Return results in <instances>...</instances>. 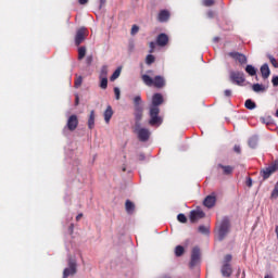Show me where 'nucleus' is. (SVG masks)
<instances>
[{
  "mask_svg": "<svg viewBox=\"0 0 278 278\" xmlns=\"http://www.w3.org/2000/svg\"><path fill=\"white\" fill-rule=\"evenodd\" d=\"M229 231H231V220L229 217L225 216L216 224L217 240L223 242V240L227 238Z\"/></svg>",
  "mask_w": 278,
  "mask_h": 278,
  "instance_id": "1",
  "label": "nucleus"
},
{
  "mask_svg": "<svg viewBox=\"0 0 278 278\" xmlns=\"http://www.w3.org/2000/svg\"><path fill=\"white\" fill-rule=\"evenodd\" d=\"M141 79L143 84L149 87L154 86V88L161 89L166 86V79H164L163 76H155L154 78H152L151 76L143 74L141 76Z\"/></svg>",
  "mask_w": 278,
  "mask_h": 278,
  "instance_id": "2",
  "label": "nucleus"
},
{
  "mask_svg": "<svg viewBox=\"0 0 278 278\" xmlns=\"http://www.w3.org/2000/svg\"><path fill=\"white\" fill-rule=\"evenodd\" d=\"M149 114V125H151V127H160V125L164 123V119L162 118V116H160V109L157 106H150Z\"/></svg>",
  "mask_w": 278,
  "mask_h": 278,
  "instance_id": "3",
  "label": "nucleus"
},
{
  "mask_svg": "<svg viewBox=\"0 0 278 278\" xmlns=\"http://www.w3.org/2000/svg\"><path fill=\"white\" fill-rule=\"evenodd\" d=\"M277 170H278V160L274 161L269 166L263 168L261 170V177H263L264 181H266V179H269L270 175H275Z\"/></svg>",
  "mask_w": 278,
  "mask_h": 278,
  "instance_id": "4",
  "label": "nucleus"
},
{
  "mask_svg": "<svg viewBox=\"0 0 278 278\" xmlns=\"http://www.w3.org/2000/svg\"><path fill=\"white\" fill-rule=\"evenodd\" d=\"M134 131L137 134V138L140 142H149V139L151 138V130L148 128H140V126H135Z\"/></svg>",
  "mask_w": 278,
  "mask_h": 278,
  "instance_id": "5",
  "label": "nucleus"
},
{
  "mask_svg": "<svg viewBox=\"0 0 278 278\" xmlns=\"http://www.w3.org/2000/svg\"><path fill=\"white\" fill-rule=\"evenodd\" d=\"M89 31L86 27H80L76 30L75 35V45L76 47H79L88 38Z\"/></svg>",
  "mask_w": 278,
  "mask_h": 278,
  "instance_id": "6",
  "label": "nucleus"
},
{
  "mask_svg": "<svg viewBox=\"0 0 278 278\" xmlns=\"http://www.w3.org/2000/svg\"><path fill=\"white\" fill-rule=\"evenodd\" d=\"M230 81L236 86H244V73L240 71L230 72Z\"/></svg>",
  "mask_w": 278,
  "mask_h": 278,
  "instance_id": "7",
  "label": "nucleus"
},
{
  "mask_svg": "<svg viewBox=\"0 0 278 278\" xmlns=\"http://www.w3.org/2000/svg\"><path fill=\"white\" fill-rule=\"evenodd\" d=\"M73 275H77V262L71 258L68 261V267L63 270V278L73 277Z\"/></svg>",
  "mask_w": 278,
  "mask_h": 278,
  "instance_id": "8",
  "label": "nucleus"
},
{
  "mask_svg": "<svg viewBox=\"0 0 278 278\" xmlns=\"http://www.w3.org/2000/svg\"><path fill=\"white\" fill-rule=\"evenodd\" d=\"M201 262V250L199 248H193L191 252V261H190V267L194 268L197 264Z\"/></svg>",
  "mask_w": 278,
  "mask_h": 278,
  "instance_id": "9",
  "label": "nucleus"
},
{
  "mask_svg": "<svg viewBox=\"0 0 278 278\" xmlns=\"http://www.w3.org/2000/svg\"><path fill=\"white\" fill-rule=\"evenodd\" d=\"M66 127L70 131H75L79 127V118L77 115H71L67 119Z\"/></svg>",
  "mask_w": 278,
  "mask_h": 278,
  "instance_id": "10",
  "label": "nucleus"
},
{
  "mask_svg": "<svg viewBox=\"0 0 278 278\" xmlns=\"http://www.w3.org/2000/svg\"><path fill=\"white\" fill-rule=\"evenodd\" d=\"M189 218L191 223H197L201 220V218H205V212H203L201 208L193 210L190 212Z\"/></svg>",
  "mask_w": 278,
  "mask_h": 278,
  "instance_id": "11",
  "label": "nucleus"
},
{
  "mask_svg": "<svg viewBox=\"0 0 278 278\" xmlns=\"http://www.w3.org/2000/svg\"><path fill=\"white\" fill-rule=\"evenodd\" d=\"M227 55L228 58H231L236 64H244V54L239 52H228Z\"/></svg>",
  "mask_w": 278,
  "mask_h": 278,
  "instance_id": "12",
  "label": "nucleus"
},
{
  "mask_svg": "<svg viewBox=\"0 0 278 278\" xmlns=\"http://www.w3.org/2000/svg\"><path fill=\"white\" fill-rule=\"evenodd\" d=\"M204 207H207L208 210H212L214 205H216V194L207 195L203 201Z\"/></svg>",
  "mask_w": 278,
  "mask_h": 278,
  "instance_id": "13",
  "label": "nucleus"
},
{
  "mask_svg": "<svg viewBox=\"0 0 278 278\" xmlns=\"http://www.w3.org/2000/svg\"><path fill=\"white\" fill-rule=\"evenodd\" d=\"M143 112L144 109L142 106L135 109V127H140V121H142Z\"/></svg>",
  "mask_w": 278,
  "mask_h": 278,
  "instance_id": "14",
  "label": "nucleus"
},
{
  "mask_svg": "<svg viewBox=\"0 0 278 278\" xmlns=\"http://www.w3.org/2000/svg\"><path fill=\"white\" fill-rule=\"evenodd\" d=\"M164 103V97L162 93H154L152 97V105L151 108H160Z\"/></svg>",
  "mask_w": 278,
  "mask_h": 278,
  "instance_id": "15",
  "label": "nucleus"
},
{
  "mask_svg": "<svg viewBox=\"0 0 278 278\" xmlns=\"http://www.w3.org/2000/svg\"><path fill=\"white\" fill-rule=\"evenodd\" d=\"M156 45L159 47H166L168 45V35L161 33L157 37H156Z\"/></svg>",
  "mask_w": 278,
  "mask_h": 278,
  "instance_id": "16",
  "label": "nucleus"
},
{
  "mask_svg": "<svg viewBox=\"0 0 278 278\" xmlns=\"http://www.w3.org/2000/svg\"><path fill=\"white\" fill-rule=\"evenodd\" d=\"M170 18V12L168 10H161L157 15L159 23H166Z\"/></svg>",
  "mask_w": 278,
  "mask_h": 278,
  "instance_id": "17",
  "label": "nucleus"
},
{
  "mask_svg": "<svg viewBox=\"0 0 278 278\" xmlns=\"http://www.w3.org/2000/svg\"><path fill=\"white\" fill-rule=\"evenodd\" d=\"M103 116L106 124H109L110 121H112V116H114V110H112L111 105L106 108V110L103 113Z\"/></svg>",
  "mask_w": 278,
  "mask_h": 278,
  "instance_id": "18",
  "label": "nucleus"
},
{
  "mask_svg": "<svg viewBox=\"0 0 278 278\" xmlns=\"http://www.w3.org/2000/svg\"><path fill=\"white\" fill-rule=\"evenodd\" d=\"M261 74L263 79H268V77H270V67H268L267 63L261 66Z\"/></svg>",
  "mask_w": 278,
  "mask_h": 278,
  "instance_id": "19",
  "label": "nucleus"
},
{
  "mask_svg": "<svg viewBox=\"0 0 278 278\" xmlns=\"http://www.w3.org/2000/svg\"><path fill=\"white\" fill-rule=\"evenodd\" d=\"M231 265L224 263L223 267H222V275L223 277H231Z\"/></svg>",
  "mask_w": 278,
  "mask_h": 278,
  "instance_id": "20",
  "label": "nucleus"
},
{
  "mask_svg": "<svg viewBox=\"0 0 278 278\" xmlns=\"http://www.w3.org/2000/svg\"><path fill=\"white\" fill-rule=\"evenodd\" d=\"M125 210H126L127 214H134V212L136 210V204H134V202H131V200H126Z\"/></svg>",
  "mask_w": 278,
  "mask_h": 278,
  "instance_id": "21",
  "label": "nucleus"
},
{
  "mask_svg": "<svg viewBox=\"0 0 278 278\" xmlns=\"http://www.w3.org/2000/svg\"><path fill=\"white\" fill-rule=\"evenodd\" d=\"M245 73H248V75H250L251 77H255V75H257V68H255V66L253 65H247Z\"/></svg>",
  "mask_w": 278,
  "mask_h": 278,
  "instance_id": "22",
  "label": "nucleus"
},
{
  "mask_svg": "<svg viewBox=\"0 0 278 278\" xmlns=\"http://www.w3.org/2000/svg\"><path fill=\"white\" fill-rule=\"evenodd\" d=\"M94 111H90L89 118H88V128L94 129Z\"/></svg>",
  "mask_w": 278,
  "mask_h": 278,
  "instance_id": "23",
  "label": "nucleus"
},
{
  "mask_svg": "<svg viewBox=\"0 0 278 278\" xmlns=\"http://www.w3.org/2000/svg\"><path fill=\"white\" fill-rule=\"evenodd\" d=\"M257 142H258L257 136L251 137L248 141L249 148L255 149L257 147Z\"/></svg>",
  "mask_w": 278,
  "mask_h": 278,
  "instance_id": "24",
  "label": "nucleus"
},
{
  "mask_svg": "<svg viewBox=\"0 0 278 278\" xmlns=\"http://www.w3.org/2000/svg\"><path fill=\"white\" fill-rule=\"evenodd\" d=\"M252 90L254 92H266V87L264 85L254 84L252 85Z\"/></svg>",
  "mask_w": 278,
  "mask_h": 278,
  "instance_id": "25",
  "label": "nucleus"
},
{
  "mask_svg": "<svg viewBox=\"0 0 278 278\" xmlns=\"http://www.w3.org/2000/svg\"><path fill=\"white\" fill-rule=\"evenodd\" d=\"M244 108H247V110H255V108H257V104L253 100L248 99L245 100Z\"/></svg>",
  "mask_w": 278,
  "mask_h": 278,
  "instance_id": "26",
  "label": "nucleus"
},
{
  "mask_svg": "<svg viewBox=\"0 0 278 278\" xmlns=\"http://www.w3.org/2000/svg\"><path fill=\"white\" fill-rule=\"evenodd\" d=\"M218 167L224 170V175H231V173H233V167H231L229 165L225 166V165L219 164Z\"/></svg>",
  "mask_w": 278,
  "mask_h": 278,
  "instance_id": "27",
  "label": "nucleus"
},
{
  "mask_svg": "<svg viewBox=\"0 0 278 278\" xmlns=\"http://www.w3.org/2000/svg\"><path fill=\"white\" fill-rule=\"evenodd\" d=\"M198 231L203 236H210V226L201 225L199 226Z\"/></svg>",
  "mask_w": 278,
  "mask_h": 278,
  "instance_id": "28",
  "label": "nucleus"
},
{
  "mask_svg": "<svg viewBox=\"0 0 278 278\" xmlns=\"http://www.w3.org/2000/svg\"><path fill=\"white\" fill-rule=\"evenodd\" d=\"M184 253H186V249H184L182 245H177L175 248V255H176V257H181V255H184Z\"/></svg>",
  "mask_w": 278,
  "mask_h": 278,
  "instance_id": "29",
  "label": "nucleus"
},
{
  "mask_svg": "<svg viewBox=\"0 0 278 278\" xmlns=\"http://www.w3.org/2000/svg\"><path fill=\"white\" fill-rule=\"evenodd\" d=\"M142 98L140 96H136L134 98V108L138 109V108H142Z\"/></svg>",
  "mask_w": 278,
  "mask_h": 278,
  "instance_id": "30",
  "label": "nucleus"
},
{
  "mask_svg": "<svg viewBox=\"0 0 278 278\" xmlns=\"http://www.w3.org/2000/svg\"><path fill=\"white\" fill-rule=\"evenodd\" d=\"M86 58V47L78 48V60H84Z\"/></svg>",
  "mask_w": 278,
  "mask_h": 278,
  "instance_id": "31",
  "label": "nucleus"
},
{
  "mask_svg": "<svg viewBox=\"0 0 278 278\" xmlns=\"http://www.w3.org/2000/svg\"><path fill=\"white\" fill-rule=\"evenodd\" d=\"M121 77V68H117L112 76L110 77V81H116Z\"/></svg>",
  "mask_w": 278,
  "mask_h": 278,
  "instance_id": "32",
  "label": "nucleus"
},
{
  "mask_svg": "<svg viewBox=\"0 0 278 278\" xmlns=\"http://www.w3.org/2000/svg\"><path fill=\"white\" fill-rule=\"evenodd\" d=\"M100 78H108V65H103L100 71Z\"/></svg>",
  "mask_w": 278,
  "mask_h": 278,
  "instance_id": "33",
  "label": "nucleus"
},
{
  "mask_svg": "<svg viewBox=\"0 0 278 278\" xmlns=\"http://www.w3.org/2000/svg\"><path fill=\"white\" fill-rule=\"evenodd\" d=\"M215 3V0H202V5H204V8H212Z\"/></svg>",
  "mask_w": 278,
  "mask_h": 278,
  "instance_id": "34",
  "label": "nucleus"
},
{
  "mask_svg": "<svg viewBox=\"0 0 278 278\" xmlns=\"http://www.w3.org/2000/svg\"><path fill=\"white\" fill-rule=\"evenodd\" d=\"M267 58H268L270 64L274 66V68H278L277 59H275V56H273L270 54H268Z\"/></svg>",
  "mask_w": 278,
  "mask_h": 278,
  "instance_id": "35",
  "label": "nucleus"
},
{
  "mask_svg": "<svg viewBox=\"0 0 278 278\" xmlns=\"http://www.w3.org/2000/svg\"><path fill=\"white\" fill-rule=\"evenodd\" d=\"M153 62H155V56H153V54H148L146 58V64L151 65Z\"/></svg>",
  "mask_w": 278,
  "mask_h": 278,
  "instance_id": "36",
  "label": "nucleus"
},
{
  "mask_svg": "<svg viewBox=\"0 0 278 278\" xmlns=\"http://www.w3.org/2000/svg\"><path fill=\"white\" fill-rule=\"evenodd\" d=\"M100 88H102V90H106L108 89V78H100Z\"/></svg>",
  "mask_w": 278,
  "mask_h": 278,
  "instance_id": "37",
  "label": "nucleus"
},
{
  "mask_svg": "<svg viewBox=\"0 0 278 278\" xmlns=\"http://www.w3.org/2000/svg\"><path fill=\"white\" fill-rule=\"evenodd\" d=\"M177 220L179 223H188V217H186L182 213L177 215Z\"/></svg>",
  "mask_w": 278,
  "mask_h": 278,
  "instance_id": "38",
  "label": "nucleus"
},
{
  "mask_svg": "<svg viewBox=\"0 0 278 278\" xmlns=\"http://www.w3.org/2000/svg\"><path fill=\"white\" fill-rule=\"evenodd\" d=\"M138 31H140V27L138 25H132L131 31H130L131 36H136Z\"/></svg>",
  "mask_w": 278,
  "mask_h": 278,
  "instance_id": "39",
  "label": "nucleus"
},
{
  "mask_svg": "<svg viewBox=\"0 0 278 278\" xmlns=\"http://www.w3.org/2000/svg\"><path fill=\"white\" fill-rule=\"evenodd\" d=\"M83 81H84V78L81 76L76 78V80H75V88H79V86H81Z\"/></svg>",
  "mask_w": 278,
  "mask_h": 278,
  "instance_id": "40",
  "label": "nucleus"
},
{
  "mask_svg": "<svg viewBox=\"0 0 278 278\" xmlns=\"http://www.w3.org/2000/svg\"><path fill=\"white\" fill-rule=\"evenodd\" d=\"M115 99L118 101L121 99V89L118 87L114 88Z\"/></svg>",
  "mask_w": 278,
  "mask_h": 278,
  "instance_id": "41",
  "label": "nucleus"
},
{
  "mask_svg": "<svg viewBox=\"0 0 278 278\" xmlns=\"http://www.w3.org/2000/svg\"><path fill=\"white\" fill-rule=\"evenodd\" d=\"M233 151H235V153L240 154V153H242V148H241L239 144H236V146L233 147Z\"/></svg>",
  "mask_w": 278,
  "mask_h": 278,
  "instance_id": "42",
  "label": "nucleus"
},
{
  "mask_svg": "<svg viewBox=\"0 0 278 278\" xmlns=\"http://www.w3.org/2000/svg\"><path fill=\"white\" fill-rule=\"evenodd\" d=\"M149 47H150V53H153L155 51V42L154 41H151L149 43Z\"/></svg>",
  "mask_w": 278,
  "mask_h": 278,
  "instance_id": "43",
  "label": "nucleus"
},
{
  "mask_svg": "<svg viewBox=\"0 0 278 278\" xmlns=\"http://www.w3.org/2000/svg\"><path fill=\"white\" fill-rule=\"evenodd\" d=\"M231 260H232L231 254H227V255L225 256V258H224V262H225V264H229V262H231Z\"/></svg>",
  "mask_w": 278,
  "mask_h": 278,
  "instance_id": "44",
  "label": "nucleus"
},
{
  "mask_svg": "<svg viewBox=\"0 0 278 278\" xmlns=\"http://www.w3.org/2000/svg\"><path fill=\"white\" fill-rule=\"evenodd\" d=\"M245 184L248 188H251V186H253V180L251 179V177L247 178Z\"/></svg>",
  "mask_w": 278,
  "mask_h": 278,
  "instance_id": "45",
  "label": "nucleus"
},
{
  "mask_svg": "<svg viewBox=\"0 0 278 278\" xmlns=\"http://www.w3.org/2000/svg\"><path fill=\"white\" fill-rule=\"evenodd\" d=\"M271 84H273V86H278V76H274L271 78Z\"/></svg>",
  "mask_w": 278,
  "mask_h": 278,
  "instance_id": "46",
  "label": "nucleus"
},
{
  "mask_svg": "<svg viewBox=\"0 0 278 278\" xmlns=\"http://www.w3.org/2000/svg\"><path fill=\"white\" fill-rule=\"evenodd\" d=\"M224 94H225V97H231V90L226 89V90L224 91Z\"/></svg>",
  "mask_w": 278,
  "mask_h": 278,
  "instance_id": "47",
  "label": "nucleus"
},
{
  "mask_svg": "<svg viewBox=\"0 0 278 278\" xmlns=\"http://www.w3.org/2000/svg\"><path fill=\"white\" fill-rule=\"evenodd\" d=\"M86 62L87 64H92V55L87 56Z\"/></svg>",
  "mask_w": 278,
  "mask_h": 278,
  "instance_id": "48",
  "label": "nucleus"
},
{
  "mask_svg": "<svg viewBox=\"0 0 278 278\" xmlns=\"http://www.w3.org/2000/svg\"><path fill=\"white\" fill-rule=\"evenodd\" d=\"M79 5H86L88 3V0H78Z\"/></svg>",
  "mask_w": 278,
  "mask_h": 278,
  "instance_id": "49",
  "label": "nucleus"
},
{
  "mask_svg": "<svg viewBox=\"0 0 278 278\" xmlns=\"http://www.w3.org/2000/svg\"><path fill=\"white\" fill-rule=\"evenodd\" d=\"M75 105H79V94L75 96Z\"/></svg>",
  "mask_w": 278,
  "mask_h": 278,
  "instance_id": "50",
  "label": "nucleus"
},
{
  "mask_svg": "<svg viewBox=\"0 0 278 278\" xmlns=\"http://www.w3.org/2000/svg\"><path fill=\"white\" fill-rule=\"evenodd\" d=\"M81 218H84V214L79 213V214L76 216V220L79 222V220H81Z\"/></svg>",
  "mask_w": 278,
  "mask_h": 278,
  "instance_id": "51",
  "label": "nucleus"
},
{
  "mask_svg": "<svg viewBox=\"0 0 278 278\" xmlns=\"http://www.w3.org/2000/svg\"><path fill=\"white\" fill-rule=\"evenodd\" d=\"M261 121H262V123H264L265 125H268V121H266V118L261 117Z\"/></svg>",
  "mask_w": 278,
  "mask_h": 278,
  "instance_id": "52",
  "label": "nucleus"
},
{
  "mask_svg": "<svg viewBox=\"0 0 278 278\" xmlns=\"http://www.w3.org/2000/svg\"><path fill=\"white\" fill-rule=\"evenodd\" d=\"M105 1L106 0H100V8H103V5H105Z\"/></svg>",
  "mask_w": 278,
  "mask_h": 278,
  "instance_id": "53",
  "label": "nucleus"
},
{
  "mask_svg": "<svg viewBox=\"0 0 278 278\" xmlns=\"http://www.w3.org/2000/svg\"><path fill=\"white\" fill-rule=\"evenodd\" d=\"M219 40H220V38H218V37L214 38V42H218Z\"/></svg>",
  "mask_w": 278,
  "mask_h": 278,
  "instance_id": "54",
  "label": "nucleus"
},
{
  "mask_svg": "<svg viewBox=\"0 0 278 278\" xmlns=\"http://www.w3.org/2000/svg\"><path fill=\"white\" fill-rule=\"evenodd\" d=\"M208 16H210V18H212V16H214V13L213 12H208Z\"/></svg>",
  "mask_w": 278,
  "mask_h": 278,
  "instance_id": "55",
  "label": "nucleus"
},
{
  "mask_svg": "<svg viewBox=\"0 0 278 278\" xmlns=\"http://www.w3.org/2000/svg\"><path fill=\"white\" fill-rule=\"evenodd\" d=\"M264 278H273L271 275H266Z\"/></svg>",
  "mask_w": 278,
  "mask_h": 278,
  "instance_id": "56",
  "label": "nucleus"
},
{
  "mask_svg": "<svg viewBox=\"0 0 278 278\" xmlns=\"http://www.w3.org/2000/svg\"><path fill=\"white\" fill-rule=\"evenodd\" d=\"M140 160H144V154H140Z\"/></svg>",
  "mask_w": 278,
  "mask_h": 278,
  "instance_id": "57",
  "label": "nucleus"
},
{
  "mask_svg": "<svg viewBox=\"0 0 278 278\" xmlns=\"http://www.w3.org/2000/svg\"><path fill=\"white\" fill-rule=\"evenodd\" d=\"M122 170H123V173H125V172L127 170V167L124 166V167L122 168Z\"/></svg>",
  "mask_w": 278,
  "mask_h": 278,
  "instance_id": "58",
  "label": "nucleus"
},
{
  "mask_svg": "<svg viewBox=\"0 0 278 278\" xmlns=\"http://www.w3.org/2000/svg\"><path fill=\"white\" fill-rule=\"evenodd\" d=\"M276 116H277V118H278V110L276 111Z\"/></svg>",
  "mask_w": 278,
  "mask_h": 278,
  "instance_id": "59",
  "label": "nucleus"
},
{
  "mask_svg": "<svg viewBox=\"0 0 278 278\" xmlns=\"http://www.w3.org/2000/svg\"><path fill=\"white\" fill-rule=\"evenodd\" d=\"M148 73H153L152 71H148Z\"/></svg>",
  "mask_w": 278,
  "mask_h": 278,
  "instance_id": "60",
  "label": "nucleus"
},
{
  "mask_svg": "<svg viewBox=\"0 0 278 278\" xmlns=\"http://www.w3.org/2000/svg\"><path fill=\"white\" fill-rule=\"evenodd\" d=\"M244 62H247V59H244Z\"/></svg>",
  "mask_w": 278,
  "mask_h": 278,
  "instance_id": "61",
  "label": "nucleus"
}]
</instances>
